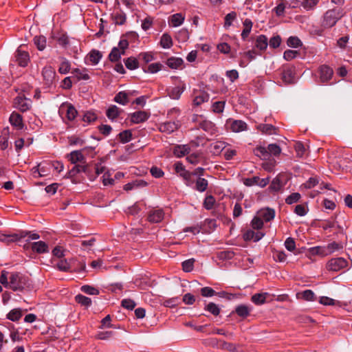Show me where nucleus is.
<instances>
[{
  "label": "nucleus",
  "instance_id": "nucleus-35",
  "mask_svg": "<svg viewBox=\"0 0 352 352\" xmlns=\"http://www.w3.org/2000/svg\"><path fill=\"white\" fill-rule=\"evenodd\" d=\"M342 248H343V245L342 243H337L335 241L329 243L326 246L327 252L328 255L331 254L332 253H333L336 251L342 250Z\"/></svg>",
  "mask_w": 352,
  "mask_h": 352
},
{
  "label": "nucleus",
  "instance_id": "nucleus-56",
  "mask_svg": "<svg viewBox=\"0 0 352 352\" xmlns=\"http://www.w3.org/2000/svg\"><path fill=\"white\" fill-rule=\"evenodd\" d=\"M252 227L256 230H260L263 226V220L258 215V217H254L251 222Z\"/></svg>",
  "mask_w": 352,
  "mask_h": 352
},
{
  "label": "nucleus",
  "instance_id": "nucleus-13",
  "mask_svg": "<svg viewBox=\"0 0 352 352\" xmlns=\"http://www.w3.org/2000/svg\"><path fill=\"white\" fill-rule=\"evenodd\" d=\"M30 246L32 251L38 254H44L49 252L48 245L42 241L30 243Z\"/></svg>",
  "mask_w": 352,
  "mask_h": 352
},
{
  "label": "nucleus",
  "instance_id": "nucleus-6",
  "mask_svg": "<svg viewBox=\"0 0 352 352\" xmlns=\"http://www.w3.org/2000/svg\"><path fill=\"white\" fill-rule=\"evenodd\" d=\"M281 78L285 84L295 83V67L292 65L284 66Z\"/></svg>",
  "mask_w": 352,
  "mask_h": 352
},
{
  "label": "nucleus",
  "instance_id": "nucleus-63",
  "mask_svg": "<svg viewBox=\"0 0 352 352\" xmlns=\"http://www.w3.org/2000/svg\"><path fill=\"white\" fill-rule=\"evenodd\" d=\"M282 187L281 182L280 179L277 177L274 178L270 186V189L272 191L277 192Z\"/></svg>",
  "mask_w": 352,
  "mask_h": 352
},
{
  "label": "nucleus",
  "instance_id": "nucleus-15",
  "mask_svg": "<svg viewBox=\"0 0 352 352\" xmlns=\"http://www.w3.org/2000/svg\"><path fill=\"white\" fill-rule=\"evenodd\" d=\"M164 213L162 209L150 211L148 220L151 223H159L164 219Z\"/></svg>",
  "mask_w": 352,
  "mask_h": 352
},
{
  "label": "nucleus",
  "instance_id": "nucleus-29",
  "mask_svg": "<svg viewBox=\"0 0 352 352\" xmlns=\"http://www.w3.org/2000/svg\"><path fill=\"white\" fill-rule=\"evenodd\" d=\"M87 166L84 165H76L74 166L67 173L66 175L67 178H72L75 177L78 173L80 172H86Z\"/></svg>",
  "mask_w": 352,
  "mask_h": 352
},
{
  "label": "nucleus",
  "instance_id": "nucleus-30",
  "mask_svg": "<svg viewBox=\"0 0 352 352\" xmlns=\"http://www.w3.org/2000/svg\"><path fill=\"white\" fill-rule=\"evenodd\" d=\"M114 100L123 105L131 101V100L129 99V94L126 93V91H120L117 94L114 98Z\"/></svg>",
  "mask_w": 352,
  "mask_h": 352
},
{
  "label": "nucleus",
  "instance_id": "nucleus-31",
  "mask_svg": "<svg viewBox=\"0 0 352 352\" xmlns=\"http://www.w3.org/2000/svg\"><path fill=\"white\" fill-rule=\"evenodd\" d=\"M243 24L244 25V29L241 33V37L243 40H245L250 34L253 23L250 19H246L243 21Z\"/></svg>",
  "mask_w": 352,
  "mask_h": 352
},
{
  "label": "nucleus",
  "instance_id": "nucleus-32",
  "mask_svg": "<svg viewBox=\"0 0 352 352\" xmlns=\"http://www.w3.org/2000/svg\"><path fill=\"white\" fill-rule=\"evenodd\" d=\"M183 63L184 61L181 58L176 57H170L166 61L167 65L171 69L179 68Z\"/></svg>",
  "mask_w": 352,
  "mask_h": 352
},
{
  "label": "nucleus",
  "instance_id": "nucleus-60",
  "mask_svg": "<svg viewBox=\"0 0 352 352\" xmlns=\"http://www.w3.org/2000/svg\"><path fill=\"white\" fill-rule=\"evenodd\" d=\"M281 42V38L279 35H276L272 37L268 41V44L272 48H277L279 47Z\"/></svg>",
  "mask_w": 352,
  "mask_h": 352
},
{
  "label": "nucleus",
  "instance_id": "nucleus-57",
  "mask_svg": "<svg viewBox=\"0 0 352 352\" xmlns=\"http://www.w3.org/2000/svg\"><path fill=\"white\" fill-rule=\"evenodd\" d=\"M267 151H268L269 155L270 154H272L275 156L278 155L281 152V149H280V146L276 144H269L267 146Z\"/></svg>",
  "mask_w": 352,
  "mask_h": 352
},
{
  "label": "nucleus",
  "instance_id": "nucleus-41",
  "mask_svg": "<svg viewBox=\"0 0 352 352\" xmlns=\"http://www.w3.org/2000/svg\"><path fill=\"white\" fill-rule=\"evenodd\" d=\"M34 42L38 50L42 51L46 45V38L44 36H36L34 38Z\"/></svg>",
  "mask_w": 352,
  "mask_h": 352
},
{
  "label": "nucleus",
  "instance_id": "nucleus-18",
  "mask_svg": "<svg viewBox=\"0 0 352 352\" xmlns=\"http://www.w3.org/2000/svg\"><path fill=\"white\" fill-rule=\"evenodd\" d=\"M67 158L72 164H76L78 162H85V157L82 151H74L67 155Z\"/></svg>",
  "mask_w": 352,
  "mask_h": 352
},
{
  "label": "nucleus",
  "instance_id": "nucleus-54",
  "mask_svg": "<svg viewBox=\"0 0 352 352\" xmlns=\"http://www.w3.org/2000/svg\"><path fill=\"white\" fill-rule=\"evenodd\" d=\"M308 212V208L305 204H298L294 208V212L300 217L305 216Z\"/></svg>",
  "mask_w": 352,
  "mask_h": 352
},
{
  "label": "nucleus",
  "instance_id": "nucleus-52",
  "mask_svg": "<svg viewBox=\"0 0 352 352\" xmlns=\"http://www.w3.org/2000/svg\"><path fill=\"white\" fill-rule=\"evenodd\" d=\"M319 1L320 0H303L301 5L305 10H310L315 8Z\"/></svg>",
  "mask_w": 352,
  "mask_h": 352
},
{
  "label": "nucleus",
  "instance_id": "nucleus-38",
  "mask_svg": "<svg viewBox=\"0 0 352 352\" xmlns=\"http://www.w3.org/2000/svg\"><path fill=\"white\" fill-rule=\"evenodd\" d=\"M120 142L122 144L130 142L132 139V133L131 130H124L118 134Z\"/></svg>",
  "mask_w": 352,
  "mask_h": 352
},
{
  "label": "nucleus",
  "instance_id": "nucleus-43",
  "mask_svg": "<svg viewBox=\"0 0 352 352\" xmlns=\"http://www.w3.org/2000/svg\"><path fill=\"white\" fill-rule=\"evenodd\" d=\"M109 59L111 62H118L120 59V52L118 47H114L109 54Z\"/></svg>",
  "mask_w": 352,
  "mask_h": 352
},
{
  "label": "nucleus",
  "instance_id": "nucleus-19",
  "mask_svg": "<svg viewBox=\"0 0 352 352\" xmlns=\"http://www.w3.org/2000/svg\"><path fill=\"white\" fill-rule=\"evenodd\" d=\"M264 236V234L261 232H254L253 230H247L243 234V239L245 241L253 240L256 242L261 239Z\"/></svg>",
  "mask_w": 352,
  "mask_h": 352
},
{
  "label": "nucleus",
  "instance_id": "nucleus-36",
  "mask_svg": "<svg viewBox=\"0 0 352 352\" xmlns=\"http://www.w3.org/2000/svg\"><path fill=\"white\" fill-rule=\"evenodd\" d=\"M160 45L163 48H170L173 45V40L171 36L168 34H164L161 37Z\"/></svg>",
  "mask_w": 352,
  "mask_h": 352
},
{
  "label": "nucleus",
  "instance_id": "nucleus-50",
  "mask_svg": "<svg viewBox=\"0 0 352 352\" xmlns=\"http://www.w3.org/2000/svg\"><path fill=\"white\" fill-rule=\"evenodd\" d=\"M76 301L80 304L81 305H84V306H86V307H88L91 305V300L89 298L85 296H83V295H81V294H78L77 295L76 297Z\"/></svg>",
  "mask_w": 352,
  "mask_h": 352
},
{
  "label": "nucleus",
  "instance_id": "nucleus-14",
  "mask_svg": "<svg viewBox=\"0 0 352 352\" xmlns=\"http://www.w3.org/2000/svg\"><path fill=\"white\" fill-rule=\"evenodd\" d=\"M10 122L12 126L16 129H21L23 128V122L22 116L17 112L13 111L9 118Z\"/></svg>",
  "mask_w": 352,
  "mask_h": 352
},
{
  "label": "nucleus",
  "instance_id": "nucleus-44",
  "mask_svg": "<svg viewBox=\"0 0 352 352\" xmlns=\"http://www.w3.org/2000/svg\"><path fill=\"white\" fill-rule=\"evenodd\" d=\"M215 199L212 195H207L204 201V207L206 210H211L215 204Z\"/></svg>",
  "mask_w": 352,
  "mask_h": 352
},
{
  "label": "nucleus",
  "instance_id": "nucleus-53",
  "mask_svg": "<svg viewBox=\"0 0 352 352\" xmlns=\"http://www.w3.org/2000/svg\"><path fill=\"white\" fill-rule=\"evenodd\" d=\"M96 119L97 116L94 113V111H86L82 118V120L87 124L94 122Z\"/></svg>",
  "mask_w": 352,
  "mask_h": 352
},
{
  "label": "nucleus",
  "instance_id": "nucleus-49",
  "mask_svg": "<svg viewBox=\"0 0 352 352\" xmlns=\"http://www.w3.org/2000/svg\"><path fill=\"white\" fill-rule=\"evenodd\" d=\"M254 154L261 157L265 159L269 157L267 148L263 146H258L254 150Z\"/></svg>",
  "mask_w": 352,
  "mask_h": 352
},
{
  "label": "nucleus",
  "instance_id": "nucleus-47",
  "mask_svg": "<svg viewBox=\"0 0 352 352\" xmlns=\"http://www.w3.org/2000/svg\"><path fill=\"white\" fill-rule=\"evenodd\" d=\"M63 120L66 118L69 121H72L77 116L78 111H58Z\"/></svg>",
  "mask_w": 352,
  "mask_h": 352
},
{
  "label": "nucleus",
  "instance_id": "nucleus-37",
  "mask_svg": "<svg viewBox=\"0 0 352 352\" xmlns=\"http://www.w3.org/2000/svg\"><path fill=\"white\" fill-rule=\"evenodd\" d=\"M125 66L130 70H133L139 67L138 60L134 57H129L124 60Z\"/></svg>",
  "mask_w": 352,
  "mask_h": 352
},
{
  "label": "nucleus",
  "instance_id": "nucleus-33",
  "mask_svg": "<svg viewBox=\"0 0 352 352\" xmlns=\"http://www.w3.org/2000/svg\"><path fill=\"white\" fill-rule=\"evenodd\" d=\"M184 21V16L181 13H177L170 16V23L173 27L181 25Z\"/></svg>",
  "mask_w": 352,
  "mask_h": 352
},
{
  "label": "nucleus",
  "instance_id": "nucleus-48",
  "mask_svg": "<svg viewBox=\"0 0 352 352\" xmlns=\"http://www.w3.org/2000/svg\"><path fill=\"white\" fill-rule=\"evenodd\" d=\"M21 316L22 314L21 310L14 309L8 313L7 318L12 321H17L21 318Z\"/></svg>",
  "mask_w": 352,
  "mask_h": 352
},
{
  "label": "nucleus",
  "instance_id": "nucleus-26",
  "mask_svg": "<svg viewBox=\"0 0 352 352\" xmlns=\"http://www.w3.org/2000/svg\"><path fill=\"white\" fill-rule=\"evenodd\" d=\"M251 310V307L245 305H240L236 307L235 312L239 316L246 318L250 315Z\"/></svg>",
  "mask_w": 352,
  "mask_h": 352
},
{
  "label": "nucleus",
  "instance_id": "nucleus-25",
  "mask_svg": "<svg viewBox=\"0 0 352 352\" xmlns=\"http://www.w3.org/2000/svg\"><path fill=\"white\" fill-rule=\"evenodd\" d=\"M268 296H269V294L267 292L255 294L252 296L251 300L255 305H263L265 302L266 298Z\"/></svg>",
  "mask_w": 352,
  "mask_h": 352
},
{
  "label": "nucleus",
  "instance_id": "nucleus-34",
  "mask_svg": "<svg viewBox=\"0 0 352 352\" xmlns=\"http://www.w3.org/2000/svg\"><path fill=\"white\" fill-rule=\"evenodd\" d=\"M20 233H23V234H25L24 236V238L25 237H28V243L24 245V248L25 249H28L29 248V247L30 246V240H37L40 238V235L37 233H33L32 232H30V231H25V230H21L20 231Z\"/></svg>",
  "mask_w": 352,
  "mask_h": 352
},
{
  "label": "nucleus",
  "instance_id": "nucleus-11",
  "mask_svg": "<svg viewBox=\"0 0 352 352\" xmlns=\"http://www.w3.org/2000/svg\"><path fill=\"white\" fill-rule=\"evenodd\" d=\"M175 169L177 173L187 183L192 182V173L186 170L182 163H176L175 164Z\"/></svg>",
  "mask_w": 352,
  "mask_h": 352
},
{
  "label": "nucleus",
  "instance_id": "nucleus-9",
  "mask_svg": "<svg viewBox=\"0 0 352 352\" xmlns=\"http://www.w3.org/2000/svg\"><path fill=\"white\" fill-rule=\"evenodd\" d=\"M16 61L21 67H26L30 60L29 54L19 48L15 52Z\"/></svg>",
  "mask_w": 352,
  "mask_h": 352
},
{
  "label": "nucleus",
  "instance_id": "nucleus-42",
  "mask_svg": "<svg viewBox=\"0 0 352 352\" xmlns=\"http://www.w3.org/2000/svg\"><path fill=\"white\" fill-rule=\"evenodd\" d=\"M102 56L101 52L98 50H93L89 53L90 61L94 65L98 64L99 63L100 60L101 59Z\"/></svg>",
  "mask_w": 352,
  "mask_h": 352
},
{
  "label": "nucleus",
  "instance_id": "nucleus-21",
  "mask_svg": "<svg viewBox=\"0 0 352 352\" xmlns=\"http://www.w3.org/2000/svg\"><path fill=\"white\" fill-rule=\"evenodd\" d=\"M258 215L266 222L272 221L275 217V211L272 208L262 209L258 212Z\"/></svg>",
  "mask_w": 352,
  "mask_h": 352
},
{
  "label": "nucleus",
  "instance_id": "nucleus-24",
  "mask_svg": "<svg viewBox=\"0 0 352 352\" xmlns=\"http://www.w3.org/2000/svg\"><path fill=\"white\" fill-rule=\"evenodd\" d=\"M268 45V39L265 35H259L256 39L255 43V46L256 48L259 49L261 51H264L267 49Z\"/></svg>",
  "mask_w": 352,
  "mask_h": 352
},
{
  "label": "nucleus",
  "instance_id": "nucleus-10",
  "mask_svg": "<svg viewBox=\"0 0 352 352\" xmlns=\"http://www.w3.org/2000/svg\"><path fill=\"white\" fill-rule=\"evenodd\" d=\"M150 113L148 111H134L130 114V120L132 123L139 124L148 119Z\"/></svg>",
  "mask_w": 352,
  "mask_h": 352
},
{
  "label": "nucleus",
  "instance_id": "nucleus-27",
  "mask_svg": "<svg viewBox=\"0 0 352 352\" xmlns=\"http://www.w3.org/2000/svg\"><path fill=\"white\" fill-rule=\"evenodd\" d=\"M208 186V182L205 178H202L201 177H198L196 180L195 183V189L200 192H203L206 191Z\"/></svg>",
  "mask_w": 352,
  "mask_h": 352
},
{
  "label": "nucleus",
  "instance_id": "nucleus-59",
  "mask_svg": "<svg viewBox=\"0 0 352 352\" xmlns=\"http://www.w3.org/2000/svg\"><path fill=\"white\" fill-rule=\"evenodd\" d=\"M56 267L62 272H69L70 270V265L66 259L59 261L56 264Z\"/></svg>",
  "mask_w": 352,
  "mask_h": 352
},
{
  "label": "nucleus",
  "instance_id": "nucleus-17",
  "mask_svg": "<svg viewBox=\"0 0 352 352\" xmlns=\"http://www.w3.org/2000/svg\"><path fill=\"white\" fill-rule=\"evenodd\" d=\"M190 148L188 144L177 145L173 148V154L177 157H182L190 153Z\"/></svg>",
  "mask_w": 352,
  "mask_h": 352
},
{
  "label": "nucleus",
  "instance_id": "nucleus-8",
  "mask_svg": "<svg viewBox=\"0 0 352 352\" xmlns=\"http://www.w3.org/2000/svg\"><path fill=\"white\" fill-rule=\"evenodd\" d=\"M318 72L320 80L322 82H327L333 74V69L327 65H321L318 69Z\"/></svg>",
  "mask_w": 352,
  "mask_h": 352
},
{
  "label": "nucleus",
  "instance_id": "nucleus-12",
  "mask_svg": "<svg viewBox=\"0 0 352 352\" xmlns=\"http://www.w3.org/2000/svg\"><path fill=\"white\" fill-rule=\"evenodd\" d=\"M25 235V234L23 233H20V232L12 234H2L0 236V241L8 245L10 243L16 242L23 239Z\"/></svg>",
  "mask_w": 352,
  "mask_h": 352
},
{
  "label": "nucleus",
  "instance_id": "nucleus-1",
  "mask_svg": "<svg viewBox=\"0 0 352 352\" xmlns=\"http://www.w3.org/2000/svg\"><path fill=\"white\" fill-rule=\"evenodd\" d=\"M9 279V287L13 291L29 289L32 286L30 278L20 272H12L10 275Z\"/></svg>",
  "mask_w": 352,
  "mask_h": 352
},
{
  "label": "nucleus",
  "instance_id": "nucleus-3",
  "mask_svg": "<svg viewBox=\"0 0 352 352\" xmlns=\"http://www.w3.org/2000/svg\"><path fill=\"white\" fill-rule=\"evenodd\" d=\"M192 121L197 123L199 127L210 135H215L217 132V128L213 122L206 120L203 116L193 114Z\"/></svg>",
  "mask_w": 352,
  "mask_h": 352
},
{
  "label": "nucleus",
  "instance_id": "nucleus-58",
  "mask_svg": "<svg viewBox=\"0 0 352 352\" xmlns=\"http://www.w3.org/2000/svg\"><path fill=\"white\" fill-rule=\"evenodd\" d=\"M294 148L297 156L299 157H302L306 151L305 146L300 142H297L295 143Z\"/></svg>",
  "mask_w": 352,
  "mask_h": 352
},
{
  "label": "nucleus",
  "instance_id": "nucleus-20",
  "mask_svg": "<svg viewBox=\"0 0 352 352\" xmlns=\"http://www.w3.org/2000/svg\"><path fill=\"white\" fill-rule=\"evenodd\" d=\"M113 21L116 25H123L126 21V14L120 10H116L111 14Z\"/></svg>",
  "mask_w": 352,
  "mask_h": 352
},
{
  "label": "nucleus",
  "instance_id": "nucleus-4",
  "mask_svg": "<svg viewBox=\"0 0 352 352\" xmlns=\"http://www.w3.org/2000/svg\"><path fill=\"white\" fill-rule=\"evenodd\" d=\"M42 76L44 84L50 87L56 82V72L51 66H45L43 68Z\"/></svg>",
  "mask_w": 352,
  "mask_h": 352
},
{
  "label": "nucleus",
  "instance_id": "nucleus-45",
  "mask_svg": "<svg viewBox=\"0 0 352 352\" xmlns=\"http://www.w3.org/2000/svg\"><path fill=\"white\" fill-rule=\"evenodd\" d=\"M205 310L209 311L212 315L217 316L220 314V309L217 305L214 302H209L206 307Z\"/></svg>",
  "mask_w": 352,
  "mask_h": 352
},
{
  "label": "nucleus",
  "instance_id": "nucleus-5",
  "mask_svg": "<svg viewBox=\"0 0 352 352\" xmlns=\"http://www.w3.org/2000/svg\"><path fill=\"white\" fill-rule=\"evenodd\" d=\"M348 262L346 259L339 257L331 258L327 265V268L329 271L338 272L347 267Z\"/></svg>",
  "mask_w": 352,
  "mask_h": 352
},
{
  "label": "nucleus",
  "instance_id": "nucleus-7",
  "mask_svg": "<svg viewBox=\"0 0 352 352\" xmlns=\"http://www.w3.org/2000/svg\"><path fill=\"white\" fill-rule=\"evenodd\" d=\"M32 101L25 97L18 96L14 102V107L18 110H29L31 107Z\"/></svg>",
  "mask_w": 352,
  "mask_h": 352
},
{
  "label": "nucleus",
  "instance_id": "nucleus-64",
  "mask_svg": "<svg viewBox=\"0 0 352 352\" xmlns=\"http://www.w3.org/2000/svg\"><path fill=\"white\" fill-rule=\"evenodd\" d=\"M70 69V63L68 60H64L61 63L58 69V72L60 74H65L69 72Z\"/></svg>",
  "mask_w": 352,
  "mask_h": 352
},
{
  "label": "nucleus",
  "instance_id": "nucleus-61",
  "mask_svg": "<svg viewBox=\"0 0 352 352\" xmlns=\"http://www.w3.org/2000/svg\"><path fill=\"white\" fill-rule=\"evenodd\" d=\"M81 291L89 295H98L99 294V291L96 288L89 285L82 286Z\"/></svg>",
  "mask_w": 352,
  "mask_h": 352
},
{
  "label": "nucleus",
  "instance_id": "nucleus-22",
  "mask_svg": "<svg viewBox=\"0 0 352 352\" xmlns=\"http://www.w3.org/2000/svg\"><path fill=\"white\" fill-rule=\"evenodd\" d=\"M230 129L233 132L239 133L247 129V124L242 120H234L230 124Z\"/></svg>",
  "mask_w": 352,
  "mask_h": 352
},
{
  "label": "nucleus",
  "instance_id": "nucleus-28",
  "mask_svg": "<svg viewBox=\"0 0 352 352\" xmlns=\"http://www.w3.org/2000/svg\"><path fill=\"white\" fill-rule=\"evenodd\" d=\"M209 99V95L205 92H201L199 94L195 96L193 100L194 107H198L201 104L204 102H208Z\"/></svg>",
  "mask_w": 352,
  "mask_h": 352
},
{
  "label": "nucleus",
  "instance_id": "nucleus-40",
  "mask_svg": "<svg viewBox=\"0 0 352 352\" xmlns=\"http://www.w3.org/2000/svg\"><path fill=\"white\" fill-rule=\"evenodd\" d=\"M202 157V153L201 152H195L191 153L186 157V160L192 164H197Z\"/></svg>",
  "mask_w": 352,
  "mask_h": 352
},
{
  "label": "nucleus",
  "instance_id": "nucleus-46",
  "mask_svg": "<svg viewBox=\"0 0 352 352\" xmlns=\"http://www.w3.org/2000/svg\"><path fill=\"white\" fill-rule=\"evenodd\" d=\"M184 89V87H175L171 89L169 92V96L173 99H178Z\"/></svg>",
  "mask_w": 352,
  "mask_h": 352
},
{
  "label": "nucleus",
  "instance_id": "nucleus-51",
  "mask_svg": "<svg viewBox=\"0 0 352 352\" xmlns=\"http://www.w3.org/2000/svg\"><path fill=\"white\" fill-rule=\"evenodd\" d=\"M195 261V260L194 258H190L184 261L182 264L183 270L185 272H190L192 271Z\"/></svg>",
  "mask_w": 352,
  "mask_h": 352
},
{
  "label": "nucleus",
  "instance_id": "nucleus-55",
  "mask_svg": "<svg viewBox=\"0 0 352 352\" xmlns=\"http://www.w3.org/2000/svg\"><path fill=\"white\" fill-rule=\"evenodd\" d=\"M287 45L291 47L296 48L302 45L301 41L297 36H290L287 39Z\"/></svg>",
  "mask_w": 352,
  "mask_h": 352
},
{
  "label": "nucleus",
  "instance_id": "nucleus-16",
  "mask_svg": "<svg viewBox=\"0 0 352 352\" xmlns=\"http://www.w3.org/2000/svg\"><path fill=\"white\" fill-rule=\"evenodd\" d=\"M256 129L262 133L266 135L276 134L278 131V128L272 124H259L256 126Z\"/></svg>",
  "mask_w": 352,
  "mask_h": 352
},
{
  "label": "nucleus",
  "instance_id": "nucleus-23",
  "mask_svg": "<svg viewBox=\"0 0 352 352\" xmlns=\"http://www.w3.org/2000/svg\"><path fill=\"white\" fill-rule=\"evenodd\" d=\"M296 297L306 301H314L316 300L315 294L311 289H306L300 293H297Z\"/></svg>",
  "mask_w": 352,
  "mask_h": 352
},
{
  "label": "nucleus",
  "instance_id": "nucleus-62",
  "mask_svg": "<svg viewBox=\"0 0 352 352\" xmlns=\"http://www.w3.org/2000/svg\"><path fill=\"white\" fill-rule=\"evenodd\" d=\"M300 195L298 192H294L289 195L286 199L285 202L287 204H292L298 201L300 199Z\"/></svg>",
  "mask_w": 352,
  "mask_h": 352
},
{
  "label": "nucleus",
  "instance_id": "nucleus-2",
  "mask_svg": "<svg viewBox=\"0 0 352 352\" xmlns=\"http://www.w3.org/2000/svg\"><path fill=\"white\" fill-rule=\"evenodd\" d=\"M342 16V12L340 8H333L327 10L324 15L322 26L324 28L333 27Z\"/></svg>",
  "mask_w": 352,
  "mask_h": 352
},
{
  "label": "nucleus",
  "instance_id": "nucleus-39",
  "mask_svg": "<svg viewBox=\"0 0 352 352\" xmlns=\"http://www.w3.org/2000/svg\"><path fill=\"white\" fill-rule=\"evenodd\" d=\"M310 252L313 255H320L322 256H328L326 246H316L310 248Z\"/></svg>",
  "mask_w": 352,
  "mask_h": 352
}]
</instances>
